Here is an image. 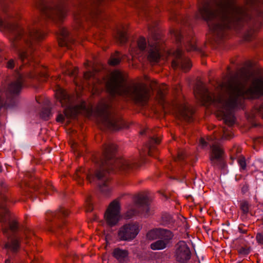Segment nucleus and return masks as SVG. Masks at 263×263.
<instances>
[{
  "label": "nucleus",
  "instance_id": "obj_1",
  "mask_svg": "<svg viewBox=\"0 0 263 263\" xmlns=\"http://www.w3.org/2000/svg\"><path fill=\"white\" fill-rule=\"evenodd\" d=\"M246 82L250 74L241 72ZM246 83L241 82L238 73L229 76L216 88V93H210L204 83L199 81V101L203 105L213 104L219 108L217 115L222 117L229 127L235 123L234 110L245 99H257L263 95V77L254 79L246 89Z\"/></svg>",
  "mask_w": 263,
  "mask_h": 263
},
{
  "label": "nucleus",
  "instance_id": "obj_2",
  "mask_svg": "<svg viewBox=\"0 0 263 263\" xmlns=\"http://www.w3.org/2000/svg\"><path fill=\"white\" fill-rule=\"evenodd\" d=\"M246 6L238 4L236 0L204 1L199 7L197 18L205 20L212 39L216 43L223 39L228 29L239 30L253 21L248 10H257L263 0H246Z\"/></svg>",
  "mask_w": 263,
  "mask_h": 263
},
{
  "label": "nucleus",
  "instance_id": "obj_3",
  "mask_svg": "<svg viewBox=\"0 0 263 263\" xmlns=\"http://www.w3.org/2000/svg\"><path fill=\"white\" fill-rule=\"evenodd\" d=\"M41 25L38 21L34 20L32 23L25 29L16 23L3 21L0 17V30L5 31L9 38L11 46L16 48L25 45L28 49L19 50L18 55L24 64L29 63V65L35 66L36 62L31 55V52L35 44L42 41L45 34L40 29Z\"/></svg>",
  "mask_w": 263,
  "mask_h": 263
},
{
  "label": "nucleus",
  "instance_id": "obj_4",
  "mask_svg": "<svg viewBox=\"0 0 263 263\" xmlns=\"http://www.w3.org/2000/svg\"><path fill=\"white\" fill-rule=\"evenodd\" d=\"M116 148V146L112 143L105 144L104 145L102 158L99 162V169L96 171L95 176L87 175V179L89 182L94 178L102 180L103 183L100 184V189L105 195H108L111 191V188L108 184L107 174L109 173L115 172L116 170L128 171L138 166V164L129 159L121 158L114 160Z\"/></svg>",
  "mask_w": 263,
  "mask_h": 263
},
{
  "label": "nucleus",
  "instance_id": "obj_5",
  "mask_svg": "<svg viewBox=\"0 0 263 263\" xmlns=\"http://www.w3.org/2000/svg\"><path fill=\"white\" fill-rule=\"evenodd\" d=\"M122 73L115 70L106 83L107 91L112 95H119L128 98L136 102L145 103L149 99V90L143 83L133 82L124 84Z\"/></svg>",
  "mask_w": 263,
  "mask_h": 263
},
{
  "label": "nucleus",
  "instance_id": "obj_6",
  "mask_svg": "<svg viewBox=\"0 0 263 263\" xmlns=\"http://www.w3.org/2000/svg\"><path fill=\"white\" fill-rule=\"evenodd\" d=\"M99 125L102 129L118 130L124 126L123 120L116 114L110 102L101 101L97 106Z\"/></svg>",
  "mask_w": 263,
  "mask_h": 263
},
{
  "label": "nucleus",
  "instance_id": "obj_7",
  "mask_svg": "<svg viewBox=\"0 0 263 263\" xmlns=\"http://www.w3.org/2000/svg\"><path fill=\"white\" fill-rule=\"evenodd\" d=\"M56 97L63 107H66L64 109V115L59 114L56 121L58 122H63L65 117L67 118H73L82 111L86 110V104L85 102H81L80 104L73 106V97L69 96L66 91L59 88L55 93Z\"/></svg>",
  "mask_w": 263,
  "mask_h": 263
},
{
  "label": "nucleus",
  "instance_id": "obj_8",
  "mask_svg": "<svg viewBox=\"0 0 263 263\" xmlns=\"http://www.w3.org/2000/svg\"><path fill=\"white\" fill-rule=\"evenodd\" d=\"M18 223L16 220H12L9 222L8 227L3 228V233L7 237L8 240L5 243L4 248L7 250L8 258L6 259L5 263H12L9 252L16 253L20 248L21 238L15 233L18 230Z\"/></svg>",
  "mask_w": 263,
  "mask_h": 263
},
{
  "label": "nucleus",
  "instance_id": "obj_9",
  "mask_svg": "<svg viewBox=\"0 0 263 263\" xmlns=\"http://www.w3.org/2000/svg\"><path fill=\"white\" fill-rule=\"evenodd\" d=\"M157 22H155L154 26L148 25V29L151 34V38L148 39L147 59L151 63H157L161 56V50L163 48L162 41L160 35L156 32Z\"/></svg>",
  "mask_w": 263,
  "mask_h": 263
},
{
  "label": "nucleus",
  "instance_id": "obj_10",
  "mask_svg": "<svg viewBox=\"0 0 263 263\" xmlns=\"http://www.w3.org/2000/svg\"><path fill=\"white\" fill-rule=\"evenodd\" d=\"M135 202L129 204L127 208L126 216L130 218L132 216L138 214L139 211L137 209L142 210V214L145 216L148 215L149 213V201L148 197L143 194H138L135 197Z\"/></svg>",
  "mask_w": 263,
  "mask_h": 263
},
{
  "label": "nucleus",
  "instance_id": "obj_11",
  "mask_svg": "<svg viewBox=\"0 0 263 263\" xmlns=\"http://www.w3.org/2000/svg\"><path fill=\"white\" fill-rule=\"evenodd\" d=\"M140 231V226L137 223L124 224L118 230V238L121 241H129L133 240Z\"/></svg>",
  "mask_w": 263,
  "mask_h": 263
},
{
  "label": "nucleus",
  "instance_id": "obj_12",
  "mask_svg": "<svg viewBox=\"0 0 263 263\" xmlns=\"http://www.w3.org/2000/svg\"><path fill=\"white\" fill-rule=\"evenodd\" d=\"M169 54H172L170 51ZM174 59L172 61V66L174 69L180 68L183 71L186 72L191 68L192 65L190 59L187 58L181 47H178L177 49L172 53Z\"/></svg>",
  "mask_w": 263,
  "mask_h": 263
},
{
  "label": "nucleus",
  "instance_id": "obj_13",
  "mask_svg": "<svg viewBox=\"0 0 263 263\" xmlns=\"http://www.w3.org/2000/svg\"><path fill=\"white\" fill-rule=\"evenodd\" d=\"M69 214L67 210L64 208H61L55 212H49L46 214V219L48 221L52 220H58L55 222V228L51 229V231H56L57 233H60V231L65 229V221L63 219V217L67 216Z\"/></svg>",
  "mask_w": 263,
  "mask_h": 263
},
{
  "label": "nucleus",
  "instance_id": "obj_14",
  "mask_svg": "<svg viewBox=\"0 0 263 263\" xmlns=\"http://www.w3.org/2000/svg\"><path fill=\"white\" fill-rule=\"evenodd\" d=\"M104 217L110 226H114L118 223L120 217V206L118 201L114 200L109 204Z\"/></svg>",
  "mask_w": 263,
  "mask_h": 263
},
{
  "label": "nucleus",
  "instance_id": "obj_15",
  "mask_svg": "<svg viewBox=\"0 0 263 263\" xmlns=\"http://www.w3.org/2000/svg\"><path fill=\"white\" fill-rule=\"evenodd\" d=\"M175 256L179 263H186L191 258L190 248L184 241H179L175 246Z\"/></svg>",
  "mask_w": 263,
  "mask_h": 263
},
{
  "label": "nucleus",
  "instance_id": "obj_16",
  "mask_svg": "<svg viewBox=\"0 0 263 263\" xmlns=\"http://www.w3.org/2000/svg\"><path fill=\"white\" fill-rule=\"evenodd\" d=\"M224 151L221 146L217 141H214L211 143L210 159L211 164L216 166L220 167L223 163Z\"/></svg>",
  "mask_w": 263,
  "mask_h": 263
},
{
  "label": "nucleus",
  "instance_id": "obj_17",
  "mask_svg": "<svg viewBox=\"0 0 263 263\" xmlns=\"http://www.w3.org/2000/svg\"><path fill=\"white\" fill-rule=\"evenodd\" d=\"M173 108L177 117L181 120L190 122L191 121L194 111L188 105L185 104H176Z\"/></svg>",
  "mask_w": 263,
  "mask_h": 263
},
{
  "label": "nucleus",
  "instance_id": "obj_18",
  "mask_svg": "<svg viewBox=\"0 0 263 263\" xmlns=\"http://www.w3.org/2000/svg\"><path fill=\"white\" fill-rule=\"evenodd\" d=\"M146 47V41L144 37H140L137 41L135 45H131L130 48V54L133 60L139 59L142 57L145 52Z\"/></svg>",
  "mask_w": 263,
  "mask_h": 263
},
{
  "label": "nucleus",
  "instance_id": "obj_19",
  "mask_svg": "<svg viewBox=\"0 0 263 263\" xmlns=\"http://www.w3.org/2000/svg\"><path fill=\"white\" fill-rule=\"evenodd\" d=\"M23 83L24 76L19 72H16V80L9 84L6 93L11 95L18 94L22 88Z\"/></svg>",
  "mask_w": 263,
  "mask_h": 263
},
{
  "label": "nucleus",
  "instance_id": "obj_20",
  "mask_svg": "<svg viewBox=\"0 0 263 263\" xmlns=\"http://www.w3.org/2000/svg\"><path fill=\"white\" fill-rule=\"evenodd\" d=\"M174 235L173 233L166 235L159 240L152 243L150 248L153 250H160L166 248L172 239Z\"/></svg>",
  "mask_w": 263,
  "mask_h": 263
},
{
  "label": "nucleus",
  "instance_id": "obj_21",
  "mask_svg": "<svg viewBox=\"0 0 263 263\" xmlns=\"http://www.w3.org/2000/svg\"><path fill=\"white\" fill-rule=\"evenodd\" d=\"M172 233L171 231L167 229L156 228L149 231L146 234V237L148 240H153L160 239Z\"/></svg>",
  "mask_w": 263,
  "mask_h": 263
},
{
  "label": "nucleus",
  "instance_id": "obj_22",
  "mask_svg": "<svg viewBox=\"0 0 263 263\" xmlns=\"http://www.w3.org/2000/svg\"><path fill=\"white\" fill-rule=\"evenodd\" d=\"M115 37L120 44H124L126 42L127 37L126 25L120 24L117 27Z\"/></svg>",
  "mask_w": 263,
  "mask_h": 263
},
{
  "label": "nucleus",
  "instance_id": "obj_23",
  "mask_svg": "<svg viewBox=\"0 0 263 263\" xmlns=\"http://www.w3.org/2000/svg\"><path fill=\"white\" fill-rule=\"evenodd\" d=\"M68 34V31L66 28H61L60 29L58 42L61 47H67L68 48H69Z\"/></svg>",
  "mask_w": 263,
  "mask_h": 263
},
{
  "label": "nucleus",
  "instance_id": "obj_24",
  "mask_svg": "<svg viewBox=\"0 0 263 263\" xmlns=\"http://www.w3.org/2000/svg\"><path fill=\"white\" fill-rule=\"evenodd\" d=\"M112 256L120 262H123L128 257L129 253L126 250L116 248L112 251Z\"/></svg>",
  "mask_w": 263,
  "mask_h": 263
},
{
  "label": "nucleus",
  "instance_id": "obj_25",
  "mask_svg": "<svg viewBox=\"0 0 263 263\" xmlns=\"http://www.w3.org/2000/svg\"><path fill=\"white\" fill-rule=\"evenodd\" d=\"M9 219V212L6 205L2 203L0 205V221L6 222Z\"/></svg>",
  "mask_w": 263,
  "mask_h": 263
},
{
  "label": "nucleus",
  "instance_id": "obj_26",
  "mask_svg": "<svg viewBox=\"0 0 263 263\" xmlns=\"http://www.w3.org/2000/svg\"><path fill=\"white\" fill-rule=\"evenodd\" d=\"M160 141L161 139L155 136L149 139L147 145L148 155L153 156V150L154 148V145L159 144Z\"/></svg>",
  "mask_w": 263,
  "mask_h": 263
},
{
  "label": "nucleus",
  "instance_id": "obj_27",
  "mask_svg": "<svg viewBox=\"0 0 263 263\" xmlns=\"http://www.w3.org/2000/svg\"><path fill=\"white\" fill-rule=\"evenodd\" d=\"M196 39L193 36H190L186 39L185 47L187 51L197 50L198 49L196 46Z\"/></svg>",
  "mask_w": 263,
  "mask_h": 263
},
{
  "label": "nucleus",
  "instance_id": "obj_28",
  "mask_svg": "<svg viewBox=\"0 0 263 263\" xmlns=\"http://www.w3.org/2000/svg\"><path fill=\"white\" fill-rule=\"evenodd\" d=\"M167 90V87L165 84H162L159 87L157 93V98L159 102L162 103L164 100V97Z\"/></svg>",
  "mask_w": 263,
  "mask_h": 263
},
{
  "label": "nucleus",
  "instance_id": "obj_29",
  "mask_svg": "<svg viewBox=\"0 0 263 263\" xmlns=\"http://www.w3.org/2000/svg\"><path fill=\"white\" fill-rule=\"evenodd\" d=\"M121 61V53L118 51H116L110 57L109 60V64L110 65L115 66L120 63Z\"/></svg>",
  "mask_w": 263,
  "mask_h": 263
},
{
  "label": "nucleus",
  "instance_id": "obj_30",
  "mask_svg": "<svg viewBox=\"0 0 263 263\" xmlns=\"http://www.w3.org/2000/svg\"><path fill=\"white\" fill-rule=\"evenodd\" d=\"M84 170L82 167H80L77 169L75 174L73 176V178L76 180L79 184H81L83 178L85 176V175L84 174Z\"/></svg>",
  "mask_w": 263,
  "mask_h": 263
},
{
  "label": "nucleus",
  "instance_id": "obj_31",
  "mask_svg": "<svg viewBox=\"0 0 263 263\" xmlns=\"http://www.w3.org/2000/svg\"><path fill=\"white\" fill-rule=\"evenodd\" d=\"M241 152V148L238 146H234L231 150L230 158L232 160H234L241 157L239 154Z\"/></svg>",
  "mask_w": 263,
  "mask_h": 263
},
{
  "label": "nucleus",
  "instance_id": "obj_32",
  "mask_svg": "<svg viewBox=\"0 0 263 263\" xmlns=\"http://www.w3.org/2000/svg\"><path fill=\"white\" fill-rule=\"evenodd\" d=\"M239 206L243 214H247L249 212L251 205L248 201L244 200L240 201Z\"/></svg>",
  "mask_w": 263,
  "mask_h": 263
},
{
  "label": "nucleus",
  "instance_id": "obj_33",
  "mask_svg": "<svg viewBox=\"0 0 263 263\" xmlns=\"http://www.w3.org/2000/svg\"><path fill=\"white\" fill-rule=\"evenodd\" d=\"M222 132V136L221 137V139H229L232 137V132L226 127H222L220 129Z\"/></svg>",
  "mask_w": 263,
  "mask_h": 263
},
{
  "label": "nucleus",
  "instance_id": "obj_34",
  "mask_svg": "<svg viewBox=\"0 0 263 263\" xmlns=\"http://www.w3.org/2000/svg\"><path fill=\"white\" fill-rule=\"evenodd\" d=\"M255 30L256 29L253 27V29H251L250 31H248L245 35V40L247 41H251L254 36Z\"/></svg>",
  "mask_w": 263,
  "mask_h": 263
},
{
  "label": "nucleus",
  "instance_id": "obj_35",
  "mask_svg": "<svg viewBox=\"0 0 263 263\" xmlns=\"http://www.w3.org/2000/svg\"><path fill=\"white\" fill-rule=\"evenodd\" d=\"M171 33L175 37L177 43H179L181 42L182 35H181V31L180 30H173L172 31Z\"/></svg>",
  "mask_w": 263,
  "mask_h": 263
},
{
  "label": "nucleus",
  "instance_id": "obj_36",
  "mask_svg": "<svg viewBox=\"0 0 263 263\" xmlns=\"http://www.w3.org/2000/svg\"><path fill=\"white\" fill-rule=\"evenodd\" d=\"M237 162L240 166V170H245L246 168V162L245 157H241L238 158L237 159Z\"/></svg>",
  "mask_w": 263,
  "mask_h": 263
},
{
  "label": "nucleus",
  "instance_id": "obj_37",
  "mask_svg": "<svg viewBox=\"0 0 263 263\" xmlns=\"http://www.w3.org/2000/svg\"><path fill=\"white\" fill-rule=\"evenodd\" d=\"M53 189L54 187L52 186V185L50 181H48L46 183L45 186H44V190L46 193L50 194V192L53 191Z\"/></svg>",
  "mask_w": 263,
  "mask_h": 263
},
{
  "label": "nucleus",
  "instance_id": "obj_38",
  "mask_svg": "<svg viewBox=\"0 0 263 263\" xmlns=\"http://www.w3.org/2000/svg\"><path fill=\"white\" fill-rule=\"evenodd\" d=\"M95 77V72L88 71L84 73V78L86 80H89L91 78H93Z\"/></svg>",
  "mask_w": 263,
  "mask_h": 263
},
{
  "label": "nucleus",
  "instance_id": "obj_39",
  "mask_svg": "<svg viewBox=\"0 0 263 263\" xmlns=\"http://www.w3.org/2000/svg\"><path fill=\"white\" fill-rule=\"evenodd\" d=\"M238 253L242 255H247L250 253V250L248 248L241 247L238 250Z\"/></svg>",
  "mask_w": 263,
  "mask_h": 263
},
{
  "label": "nucleus",
  "instance_id": "obj_40",
  "mask_svg": "<svg viewBox=\"0 0 263 263\" xmlns=\"http://www.w3.org/2000/svg\"><path fill=\"white\" fill-rule=\"evenodd\" d=\"M15 65L14 61L13 59L9 60L6 64V67L8 69H12Z\"/></svg>",
  "mask_w": 263,
  "mask_h": 263
},
{
  "label": "nucleus",
  "instance_id": "obj_41",
  "mask_svg": "<svg viewBox=\"0 0 263 263\" xmlns=\"http://www.w3.org/2000/svg\"><path fill=\"white\" fill-rule=\"evenodd\" d=\"M184 158V153L183 151H180L178 153V156L175 158V161H180L183 160Z\"/></svg>",
  "mask_w": 263,
  "mask_h": 263
},
{
  "label": "nucleus",
  "instance_id": "obj_42",
  "mask_svg": "<svg viewBox=\"0 0 263 263\" xmlns=\"http://www.w3.org/2000/svg\"><path fill=\"white\" fill-rule=\"evenodd\" d=\"M256 239L258 243L263 244V235L261 233L257 234Z\"/></svg>",
  "mask_w": 263,
  "mask_h": 263
},
{
  "label": "nucleus",
  "instance_id": "obj_43",
  "mask_svg": "<svg viewBox=\"0 0 263 263\" xmlns=\"http://www.w3.org/2000/svg\"><path fill=\"white\" fill-rule=\"evenodd\" d=\"M31 230L29 228H26L24 231V235L25 239H27L29 238L30 234H32Z\"/></svg>",
  "mask_w": 263,
  "mask_h": 263
},
{
  "label": "nucleus",
  "instance_id": "obj_44",
  "mask_svg": "<svg viewBox=\"0 0 263 263\" xmlns=\"http://www.w3.org/2000/svg\"><path fill=\"white\" fill-rule=\"evenodd\" d=\"M256 110L259 115L263 118V103L259 107L256 108Z\"/></svg>",
  "mask_w": 263,
  "mask_h": 263
},
{
  "label": "nucleus",
  "instance_id": "obj_45",
  "mask_svg": "<svg viewBox=\"0 0 263 263\" xmlns=\"http://www.w3.org/2000/svg\"><path fill=\"white\" fill-rule=\"evenodd\" d=\"M170 14L171 15V19L174 20H177L176 16V13L175 10H174V9H172L171 10H170Z\"/></svg>",
  "mask_w": 263,
  "mask_h": 263
},
{
  "label": "nucleus",
  "instance_id": "obj_46",
  "mask_svg": "<svg viewBox=\"0 0 263 263\" xmlns=\"http://www.w3.org/2000/svg\"><path fill=\"white\" fill-rule=\"evenodd\" d=\"M220 135L221 134H219L218 135L216 134V133H215V135L214 136H209L208 138V140L209 141H211V140H213V139H219V137L220 136Z\"/></svg>",
  "mask_w": 263,
  "mask_h": 263
},
{
  "label": "nucleus",
  "instance_id": "obj_47",
  "mask_svg": "<svg viewBox=\"0 0 263 263\" xmlns=\"http://www.w3.org/2000/svg\"><path fill=\"white\" fill-rule=\"evenodd\" d=\"M40 77L43 79V81H45L48 78V74L46 72L43 71L40 73Z\"/></svg>",
  "mask_w": 263,
  "mask_h": 263
},
{
  "label": "nucleus",
  "instance_id": "obj_48",
  "mask_svg": "<svg viewBox=\"0 0 263 263\" xmlns=\"http://www.w3.org/2000/svg\"><path fill=\"white\" fill-rule=\"evenodd\" d=\"M37 72H30L27 77L29 78H37L38 77V75L37 74Z\"/></svg>",
  "mask_w": 263,
  "mask_h": 263
},
{
  "label": "nucleus",
  "instance_id": "obj_49",
  "mask_svg": "<svg viewBox=\"0 0 263 263\" xmlns=\"http://www.w3.org/2000/svg\"><path fill=\"white\" fill-rule=\"evenodd\" d=\"M199 143L202 147H204L207 145V142L202 138H200V139L199 140Z\"/></svg>",
  "mask_w": 263,
  "mask_h": 263
},
{
  "label": "nucleus",
  "instance_id": "obj_50",
  "mask_svg": "<svg viewBox=\"0 0 263 263\" xmlns=\"http://www.w3.org/2000/svg\"><path fill=\"white\" fill-rule=\"evenodd\" d=\"M78 68L76 67L74 68L73 71L70 73V75L72 76H74L76 74H77L78 73Z\"/></svg>",
  "mask_w": 263,
  "mask_h": 263
},
{
  "label": "nucleus",
  "instance_id": "obj_51",
  "mask_svg": "<svg viewBox=\"0 0 263 263\" xmlns=\"http://www.w3.org/2000/svg\"><path fill=\"white\" fill-rule=\"evenodd\" d=\"M8 16L9 17H15V16H14L13 14V13H11V14H8ZM19 16H18V14H17V16H15V17L16 18H19Z\"/></svg>",
  "mask_w": 263,
  "mask_h": 263
},
{
  "label": "nucleus",
  "instance_id": "obj_52",
  "mask_svg": "<svg viewBox=\"0 0 263 263\" xmlns=\"http://www.w3.org/2000/svg\"><path fill=\"white\" fill-rule=\"evenodd\" d=\"M92 209H92V205H91V203H89V206H88V208L87 210V211H91L92 210Z\"/></svg>",
  "mask_w": 263,
  "mask_h": 263
},
{
  "label": "nucleus",
  "instance_id": "obj_53",
  "mask_svg": "<svg viewBox=\"0 0 263 263\" xmlns=\"http://www.w3.org/2000/svg\"><path fill=\"white\" fill-rule=\"evenodd\" d=\"M148 131V129L146 131H143L140 133L141 135L144 134L145 133H146Z\"/></svg>",
  "mask_w": 263,
  "mask_h": 263
},
{
  "label": "nucleus",
  "instance_id": "obj_54",
  "mask_svg": "<svg viewBox=\"0 0 263 263\" xmlns=\"http://www.w3.org/2000/svg\"><path fill=\"white\" fill-rule=\"evenodd\" d=\"M23 67V65L21 66H20V69H22V67Z\"/></svg>",
  "mask_w": 263,
  "mask_h": 263
}]
</instances>
